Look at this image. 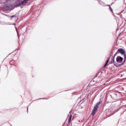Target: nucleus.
Listing matches in <instances>:
<instances>
[{"label": "nucleus", "mask_w": 126, "mask_h": 126, "mask_svg": "<svg viewBox=\"0 0 126 126\" xmlns=\"http://www.w3.org/2000/svg\"><path fill=\"white\" fill-rule=\"evenodd\" d=\"M101 101H99L98 102H97L96 104V105L94 107V109L93 110L92 112V115L93 116H95V114L97 112V110H98L99 105H100V104H101Z\"/></svg>", "instance_id": "f257e3e1"}, {"label": "nucleus", "mask_w": 126, "mask_h": 126, "mask_svg": "<svg viewBox=\"0 0 126 126\" xmlns=\"http://www.w3.org/2000/svg\"><path fill=\"white\" fill-rule=\"evenodd\" d=\"M118 54H121V55H125V54H126V51L123 48H119L118 49L116 53L114 55V57H116V55H118Z\"/></svg>", "instance_id": "f03ea898"}, {"label": "nucleus", "mask_w": 126, "mask_h": 126, "mask_svg": "<svg viewBox=\"0 0 126 126\" xmlns=\"http://www.w3.org/2000/svg\"><path fill=\"white\" fill-rule=\"evenodd\" d=\"M124 61V58L123 57H121V56H118L116 58V62L117 63H121Z\"/></svg>", "instance_id": "7ed1b4c3"}, {"label": "nucleus", "mask_w": 126, "mask_h": 126, "mask_svg": "<svg viewBox=\"0 0 126 126\" xmlns=\"http://www.w3.org/2000/svg\"><path fill=\"white\" fill-rule=\"evenodd\" d=\"M110 63L112 64V63H113L115 66H118V64L115 63V57L114 56L113 58L112 59Z\"/></svg>", "instance_id": "20e7f679"}, {"label": "nucleus", "mask_w": 126, "mask_h": 126, "mask_svg": "<svg viewBox=\"0 0 126 126\" xmlns=\"http://www.w3.org/2000/svg\"><path fill=\"white\" fill-rule=\"evenodd\" d=\"M29 0H24L21 2V4H22V5H25V4H26V3H27Z\"/></svg>", "instance_id": "39448f33"}, {"label": "nucleus", "mask_w": 126, "mask_h": 126, "mask_svg": "<svg viewBox=\"0 0 126 126\" xmlns=\"http://www.w3.org/2000/svg\"><path fill=\"white\" fill-rule=\"evenodd\" d=\"M109 61H110V58H108V59L106 61V62L104 66V68H105V67L106 66V65H108V63H109Z\"/></svg>", "instance_id": "423d86ee"}, {"label": "nucleus", "mask_w": 126, "mask_h": 126, "mask_svg": "<svg viewBox=\"0 0 126 126\" xmlns=\"http://www.w3.org/2000/svg\"><path fill=\"white\" fill-rule=\"evenodd\" d=\"M71 118H72V116L71 115L70 117H69V119H68V123L69 124V123H70V122H71Z\"/></svg>", "instance_id": "0eeeda50"}, {"label": "nucleus", "mask_w": 126, "mask_h": 126, "mask_svg": "<svg viewBox=\"0 0 126 126\" xmlns=\"http://www.w3.org/2000/svg\"><path fill=\"white\" fill-rule=\"evenodd\" d=\"M124 55V62L123 63H125V62H126V54L125 53V54H123Z\"/></svg>", "instance_id": "6e6552de"}, {"label": "nucleus", "mask_w": 126, "mask_h": 126, "mask_svg": "<svg viewBox=\"0 0 126 126\" xmlns=\"http://www.w3.org/2000/svg\"><path fill=\"white\" fill-rule=\"evenodd\" d=\"M109 8L111 11V12H113V9H112V8L111 7V6L109 7Z\"/></svg>", "instance_id": "1a4fd4ad"}, {"label": "nucleus", "mask_w": 126, "mask_h": 126, "mask_svg": "<svg viewBox=\"0 0 126 126\" xmlns=\"http://www.w3.org/2000/svg\"><path fill=\"white\" fill-rule=\"evenodd\" d=\"M15 16V15H13L12 16H11V18H13V17H14Z\"/></svg>", "instance_id": "9d476101"}]
</instances>
